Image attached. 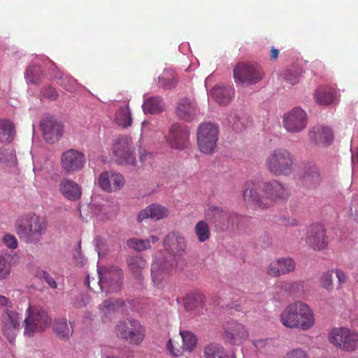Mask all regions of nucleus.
Here are the masks:
<instances>
[{"instance_id": "f257e3e1", "label": "nucleus", "mask_w": 358, "mask_h": 358, "mask_svg": "<svg viewBox=\"0 0 358 358\" xmlns=\"http://www.w3.org/2000/svg\"><path fill=\"white\" fill-rule=\"evenodd\" d=\"M280 322L288 329L308 331L315 324V317L310 306L301 301L288 304L280 315Z\"/></svg>"}, {"instance_id": "f03ea898", "label": "nucleus", "mask_w": 358, "mask_h": 358, "mask_svg": "<svg viewBox=\"0 0 358 358\" xmlns=\"http://www.w3.org/2000/svg\"><path fill=\"white\" fill-rule=\"evenodd\" d=\"M48 222L35 213L23 216L17 223V232L28 242H38L46 233Z\"/></svg>"}, {"instance_id": "7ed1b4c3", "label": "nucleus", "mask_w": 358, "mask_h": 358, "mask_svg": "<svg viewBox=\"0 0 358 358\" xmlns=\"http://www.w3.org/2000/svg\"><path fill=\"white\" fill-rule=\"evenodd\" d=\"M265 165L273 175L287 176L293 171L294 157L289 150L277 148L268 154Z\"/></svg>"}, {"instance_id": "20e7f679", "label": "nucleus", "mask_w": 358, "mask_h": 358, "mask_svg": "<svg viewBox=\"0 0 358 358\" xmlns=\"http://www.w3.org/2000/svg\"><path fill=\"white\" fill-rule=\"evenodd\" d=\"M51 322L52 318L43 308L29 306L24 320V335L32 337L36 333L44 331Z\"/></svg>"}, {"instance_id": "39448f33", "label": "nucleus", "mask_w": 358, "mask_h": 358, "mask_svg": "<svg viewBox=\"0 0 358 358\" xmlns=\"http://www.w3.org/2000/svg\"><path fill=\"white\" fill-rule=\"evenodd\" d=\"M22 317L15 310L5 309L0 316V331L2 336L13 344L22 329Z\"/></svg>"}, {"instance_id": "423d86ee", "label": "nucleus", "mask_w": 358, "mask_h": 358, "mask_svg": "<svg viewBox=\"0 0 358 358\" xmlns=\"http://www.w3.org/2000/svg\"><path fill=\"white\" fill-rule=\"evenodd\" d=\"M114 160L119 164L135 166V147L131 139L120 136L113 141L111 148Z\"/></svg>"}, {"instance_id": "0eeeda50", "label": "nucleus", "mask_w": 358, "mask_h": 358, "mask_svg": "<svg viewBox=\"0 0 358 358\" xmlns=\"http://www.w3.org/2000/svg\"><path fill=\"white\" fill-rule=\"evenodd\" d=\"M329 342L346 352L358 349V333L347 327H335L328 335Z\"/></svg>"}, {"instance_id": "6e6552de", "label": "nucleus", "mask_w": 358, "mask_h": 358, "mask_svg": "<svg viewBox=\"0 0 358 358\" xmlns=\"http://www.w3.org/2000/svg\"><path fill=\"white\" fill-rule=\"evenodd\" d=\"M116 336L130 344L139 345L145 337L144 329L136 320H127L119 322L115 328Z\"/></svg>"}, {"instance_id": "1a4fd4ad", "label": "nucleus", "mask_w": 358, "mask_h": 358, "mask_svg": "<svg viewBox=\"0 0 358 358\" xmlns=\"http://www.w3.org/2000/svg\"><path fill=\"white\" fill-rule=\"evenodd\" d=\"M219 129L214 124L205 122L199 125L196 134L199 150L206 155L213 153L217 146Z\"/></svg>"}, {"instance_id": "9d476101", "label": "nucleus", "mask_w": 358, "mask_h": 358, "mask_svg": "<svg viewBox=\"0 0 358 358\" xmlns=\"http://www.w3.org/2000/svg\"><path fill=\"white\" fill-rule=\"evenodd\" d=\"M99 285L102 292L113 293L119 291L122 286V271L117 267H104L97 269Z\"/></svg>"}, {"instance_id": "9b49d317", "label": "nucleus", "mask_w": 358, "mask_h": 358, "mask_svg": "<svg viewBox=\"0 0 358 358\" xmlns=\"http://www.w3.org/2000/svg\"><path fill=\"white\" fill-rule=\"evenodd\" d=\"M206 217L214 225L218 231H226L230 229L231 220L240 219L237 213L229 212L220 206L214 205L209 206L205 213Z\"/></svg>"}, {"instance_id": "f8f14e48", "label": "nucleus", "mask_w": 358, "mask_h": 358, "mask_svg": "<svg viewBox=\"0 0 358 358\" xmlns=\"http://www.w3.org/2000/svg\"><path fill=\"white\" fill-rule=\"evenodd\" d=\"M189 136L190 129L187 126L174 123L170 127L166 140L172 149L182 150L190 144Z\"/></svg>"}, {"instance_id": "ddd939ff", "label": "nucleus", "mask_w": 358, "mask_h": 358, "mask_svg": "<svg viewBox=\"0 0 358 358\" xmlns=\"http://www.w3.org/2000/svg\"><path fill=\"white\" fill-rule=\"evenodd\" d=\"M262 191L264 194L266 207L278 201H285L290 196L289 188L276 180L264 182Z\"/></svg>"}, {"instance_id": "4468645a", "label": "nucleus", "mask_w": 358, "mask_h": 358, "mask_svg": "<svg viewBox=\"0 0 358 358\" xmlns=\"http://www.w3.org/2000/svg\"><path fill=\"white\" fill-rule=\"evenodd\" d=\"M164 250L174 258L183 256L187 249V241L183 234L178 231L169 232L163 239Z\"/></svg>"}, {"instance_id": "2eb2a0df", "label": "nucleus", "mask_w": 358, "mask_h": 358, "mask_svg": "<svg viewBox=\"0 0 358 358\" xmlns=\"http://www.w3.org/2000/svg\"><path fill=\"white\" fill-rule=\"evenodd\" d=\"M282 125L285 130L289 133H299L302 131L307 125V114L304 110L295 107L284 114Z\"/></svg>"}, {"instance_id": "dca6fc26", "label": "nucleus", "mask_w": 358, "mask_h": 358, "mask_svg": "<svg viewBox=\"0 0 358 358\" xmlns=\"http://www.w3.org/2000/svg\"><path fill=\"white\" fill-rule=\"evenodd\" d=\"M264 76L262 69L257 65L238 64L234 70V78L236 83L255 84Z\"/></svg>"}, {"instance_id": "f3484780", "label": "nucleus", "mask_w": 358, "mask_h": 358, "mask_svg": "<svg viewBox=\"0 0 358 358\" xmlns=\"http://www.w3.org/2000/svg\"><path fill=\"white\" fill-rule=\"evenodd\" d=\"M222 336L231 345H239L248 339L249 334L245 327L236 320H227L222 324Z\"/></svg>"}, {"instance_id": "a211bd4d", "label": "nucleus", "mask_w": 358, "mask_h": 358, "mask_svg": "<svg viewBox=\"0 0 358 358\" xmlns=\"http://www.w3.org/2000/svg\"><path fill=\"white\" fill-rule=\"evenodd\" d=\"M263 184L256 181H248L243 187V200L245 203L255 204L262 208H266L264 194L262 191Z\"/></svg>"}, {"instance_id": "6ab92c4d", "label": "nucleus", "mask_w": 358, "mask_h": 358, "mask_svg": "<svg viewBox=\"0 0 358 358\" xmlns=\"http://www.w3.org/2000/svg\"><path fill=\"white\" fill-rule=\"evenodd\" d=\"M175 266V261L169 262L164 259L155 257L151 266V277L154 285L162 288L164 280Z\"/></svg>"}, {"instance_id": "aec40b11", "label": "nucleus", "mask_w": 358, "mask_h": 358, "mask_svg": "<svg viewBox=\"0 0 358 358\" xmlns=\"http://www.w3.org/2000/svg\"><path fill=\"white\" fill-rule=\"evenodd\" d=\"M85 157L77 150L69 149L64 152L61 157V165L68 173H75L80 171L85 166Z\"/></svg>"}, {"instance_id": "412c9836", "label": "nucleus", "mask_w": 358, "mask_h": 358, "mask_svg": "<svg viewBox=\"0 0 358 358\" xmlns=\"http://www.w3.org/2000/svg\"><path fill=\"white\" fill-rule=\"evenodd\" d=\"M306 243L314 250H324L327 245V238L324 226L321 224H313L307 230Z\"/></svg>"}, {"instance_id": "4be33fe9", "label": "nucleus", "mask_w": 358, "mask_h": 358, "mask_svg": "<svg viewBox=\"0 0 358 358\" xmlns=\"http://www.w3.org/2000/svg\"><path fill=\"white\" fill-rule=\"evenodd\" d=\"M44 139L52 143L59 139L63 133V126L53 117H45L41 123Z\"/></svg>"}, {"instance_id": "5701e85b", "label": "nucleus", "mask_w": 358, "mask_h": 358, "mask_svg": "<svg viewBox=\"0 0 358 358\" xmlns=\"http://www.w3.org/2000/svg\"><path fill=\"white\" fill-rule=\"evenodd\" d=\"M308 136L311 143L322 147L331 145L334 141L331 129L322 124L313 127L309 131Z\"/></svg>"}, {"instance_id": "b1692460", "label": "nucleus", "mask_w": 358, "mask_h": 358, "mask_svg": "<svg viewBox=\"0 0 358 358\" xmlns=\"http://www.w3.org/2000/svg\"><path fill=\"white\" fill-rule=\"evenodd\" d=\"M169 215L170 210L167 206L154 203L141 210L138 214L137 220L140 222L148 218L152 221H159L169 217Z\"/></svg>"}, {"instance_id": "393cba45", "label": "nucleus", "mask_w": 358, "mask_h": 358, "mask_svg": "<svg viewBox=\"0 0 358 358\" xmlns=\"http://www.w3.org/2000/svg\"><path fill=\"white\" fill-rule=\"evenodd\" d=\"M100 187L105 191L113 192L121 189L124 185L123 176L115 172H103L99 178Z\"/></svg>"}, {"instance_id": "a878e982", "label": "nucleus", "mask_w": 358, "mask_h": 358, "mask_svg": "<svg viewBox=\"0 0 358 358\" xmlns=\"http://www.w3.org/2000/svg\"><path fill=\"white\" fill-rule=\"evenodd\" d=\"M300 177L302 184L310 189L317 187L322 181L320 169L315 164L311 163L303 167Z\"/></svg>"}, {"instance_id": "bb28decb", "label": "nucleus", "mask_w": 358, "mask_h": 358, "mask_svg": "<svg viewBox=\"0 0 358 358\" xmlns=\"http://www.w3.org/2000/svg\"><path fill=\"white\" fill-rule=\"evenodd\" d=\"M176 113L180 119L192 121L197 113L196 106L191 99L182 98L178 103Z\"/></svg>"}, {"instance_id": "cd10ccee", "label": "nucleus", "mask_w": 358, "mask_h": 358, "mask_svg": "<svg viewBox=\"0 0 358 358\" xmlns=\"http://www.w3.org/2000/svg\"><path fill=\"white\" fill-rule=\"evenodd\" d=\"M59 192L69 201L78 200L82 194L81 188L74 181L69 179H63L59 185Z\"/></svg>"}, {"instance_id": "c85d7f7f", "label": "nucleus", "mask_w": 358, "mask_h": 358, "mask_svg": "<svg viewBox=\"0 0 358 358\" xmlns=\"http://www.w3.org/2000/svg\"><path fill=\"white\" fill-rule=\"evenodd\" d=\"M203 299L201 294L193 293L188 294L184 299L185 310L192 315H199L203 313Z\"/></svg>"}, {"instance_id": "c756f323", "label": "nucleus", "mask_w": 358, "mask_h": 358, "mask_svg": "<svg viewBox=\"0 0 358 358\" xmlns=\"http://www.w3.org/2000/svg\"><path fill=\"white\" fill-rule=\"evenodd\" d=\"M234 95V90L231 86L217 85L210 91V96L220 105H227Z\"/></svg>"}, {"instance_id": "7c9ffc66", "label": "nucleus", "mask_w": 358, "mask_h": 358, "mask_svg": "<svg viewBox=\"0 0 358 358\" xmlns=\"http://www.w3.org/2000/svg\"><path fill=\"white\" fill-rule=\"evenodd\" d=\"M127 265L134 278L141 282L143 278V271L146 266L145 260L138 255L130 257L127 259Z\"/></svg>"}, {"instance_id": "2f4dec72", "label": "nucleus", "mask_w": 358, "mask_h": 358, "mask_svg": "<svg viewBox=\"0 0 358 358\" xmlns=\"http://www.w3.org/2000/svg\"><path fill=\"white\" fill-rule=\"evenodd\" d=\"M53 331L56 336L62 340L69 339L73 334V327L66 318L55 319L53 322Z\"/></svg>"}, {"instance_id": "473e14b6", "label": "nucleus", "mask_w": 358, "mask_h": 358, "mask_svg": "<svg viewBox=\"0 0 358 358\" xmlns=\"http://www.w3.org/2000/svg\"><path fill=\"white\" fill-rule=\"evenodd\" d=\"M335 98V90L327 86H320L314 93V99L320 105H329Z\"/></svg>"}, {"instance_id": "72a5a7b5", "label": "nucleus", "mask_w": 358, "mask_h": 358, "mask_svg": "<svg viewBox=\"0 0 358 358\" xmlns=\"http://www.w3.org/2000/svg\"><path fill=\"white\" fill-rule=\"evenodd\" d=\"M145 113L157 114L165 109V104L159 96H152L144 100L142 106Z\"/></svg>"}, {"instance_id": "f704fd0d", "label": "nucleus", "mask_w": 358, "mask_h": 358, "mask_svg": "<svg viewBox=\"0 0 358 358\" xmlns=\"http://www.w3.org/2000/svg\"><path fill=\"white\" fill-rule=\"evenodd\" d=\"M280 288L289 294L302 298L305 296V282L303 281L288 282L280 283Z\"/></svg>"}, {"instance_id": "c9c22d12", "label": "nucleus", "mask_w": 358, "mask_h": 358, "mask_svg": "<svg viewBox=\"0 0 358 358\" xmlns=\"http://www.w3.org/2000/svg\"><path fill=\"white\" fill-rule=\"evenodd\" d=\"M115 121L119 126L122 127H127L131 125L132 118L127 106L119 108L115 113Z\"/></svg>"}, {"instance_id": "e433bc0d", "label": "nucleus", "mask_w": 358, "mask_h": 358, "mask_svg": "<svg viewBox=\"0 0 358 358\" xmlns=\"http://www.w3.org/2000/svg\"><path fill=\"white\" fill-rule=\"evenodd\" d=\"M14 132V126L12 122L3 119L0 120V142L11 141Z\"/></svg>"}, {"instance_id": "4c0bfd02", "label": "nucleus", "mask_w": 358, "mask_h": 358, "mask_svg": "<svg viewBox=\"0 0 358 358\" xmlns=\"http://www.w3.org/2000/svg\"><path fill=\"white\" fill-rule=\"evenodd\" d=\"M194 234L200 243H204L210 238V229L205 220H199L194 226Z\"/></svg>"}, {"instance_id": "58836bf2", "label": "nucleus", "mask_w": 358, "mask_h": 358, "mask_svg": "<svg viewBox=\"0 0 358 358\" xmlns=\"http://www.w3.org/2000/svg\"><path fill=\"white\" fill-rule=\"evenodd\" d=\"M123 305L124 302L122 301L116 299H108L104 300L102 303L99 305V308L102 314L107 315L115 312Z\"/></svg>"}, {"instance_id": "ea45409f", "label": "nucleus", "mask_w": 358, "mask_h": 358, "mask_svg": "<svg viewBox=\"0 0 358 358\" xmlns=\"http://www.w3.org/2000/svg\"><path fill=\"white\" fill-rule=\"evenodd\" d=\"M180 335L182 339L183 349L189 352L192 351L197 343L196 336L189 331H180Z\"/></svg>"}, {"instance_id": "a19ab883", "label": "nucleus", "mask_w": 358, "mask_h": 358, "mask_svg": "<svg viewBox=\"0 0 358 358\" xmlns=\"http://www.w3.org/2000/svg\"><path fill=\"white\" fill-rule=\"evenodd\" d=\"M177 82L173 72L171 70H165L161 76L159 77V85L164 89L175 87Z\"/></svg>"}, {"instance_id": "79ce46f5", "label": "nucleus", "mask_w": 358, "mask_h": 358, "mask_svg": "<svg viewBox=\"0 0 358 358\" xmlns=\"http://www.w3.org/2000/svg\"><path fill=\"white\" fill-rule=\"evenodd\" d=\"M279 263V270L280 275L288 274L294 271L296 264L294 261L289 257H282L277 259Z\"/></svg>"}, {"instance_id": "37998d69", "label": "nucleus", "mask_w": 358, "mask_h": 358, "mask_svg": "<svg viewBox=\"0 0 358 358\" xmlns=\"http://www.w3.org/2000/svg\"><path fill=\"white\" fill-rule=\"evenodd\" d=\"M127 245L136 251L141 252L150 248V240L131 238L127 241Z\"/></svg>"}, {"instance_id": "c03bdc74", "label": "nucleus", "mask_w": 358, "mask_h": 358, "mask_svg": "<svg viewBox=\"0 0 358 358\" xmlns=\"http://www.w3.org/2000/svg\"><path fill=\"white\" fill-rule=\"evenodd\" d=\"M0 161L8 166L15 165L17 159L15 151L11 148L0 150Z\"/></svg>"}, {"instance_id": "a18cd8bd", "label": "nucleus", "mask_w": 358, "mask_h": 358, "mask_svg": "<svg viewBox=\"0 0 358 358\" xmlns=\"http://www.w3.org/2000/svg\"><path fill=\"white\" fill-rule=\"evenodd\" d=\"M334 270L324 272L320 277V282L322 287L331 292L334 289Z\"/></svg>"}, {"instance_id": "49530a36", "label": "nucleus", "mask_w": 358, "mask_h": 358, "mask_svg": "<svg viewBox=\"0 0 358 358\" xmlns=\"http://www.w3.org/2000/svg\"><path fill=\"white\" fill-rule=\"evenodd\" d=\"M11 273V264L8 258L0 255V282L8 279Z\"/></svg>"}, {"instance_id": "de8ad7c7", "label": "nucleus", "mask_w": 358, "mask_h": 358, "mask_svg": "<svg viewBox=\"0 0 358 358\" xmlns=\"http://www.w3.org/2000/svg\"><path fill=\"white\" fill-rule=\"evenodd\" d=\"M222 346L217 343H210L203 350L205 358H218Z\"/></svg>"}, {"instance_id": "09e8293b", "label": "nucleus", "mask_w": 358, "mask_h": 358, "mask_svg": "<svg viewBox=\"0 0 358 358\" xmlns=\"http://www.w3.org/2000/svg\"><path fill=\"white\" fill-rule=\"evenodd\" d=\"M40 67L38 66H30L27 70L26 79L27 83L38 84L40 80Z\"/></svg>"}, {"instance_id": "8fccbe9b", "label": "nucleus", "mask_w": 358, "mask_h": 358, "mask_svg": "<svg viewBox=\"0 0 358 358\" xmlns=\"http://www.w3.org/2000/svg\"><path fill=\"white\" fill-rule=\"evenodd\" d=\"M62 85L69 92H73L77 89L78 83L76 80L70 76H65L62 77Z\"/></svg>"}, {"instance_id": "3c124183", "label": "nucleus", "mask_w": 358, "mask_h": 358, "mask_svg": "<svg viewBox=\"0 0 358 358\" xmlns=\"http://www.w3.org/2000/svg\"><path fill=\"white\" fill-rule=\"evenodd\" d=\"M266 273L272 277H278L280 275L279 263L277 262V259L269 263L266 268Z\"/></svg>"}, {"instance_id": "603ef678", "label": "nucleus", "mask_w": 358, "mask_h": 358, "mask_svg": "<svg viewBox=\"0 0 358 358\" xmlns=\"http://www.w3.org/2000/svg\"><path fill=\"white\" fill-rule=\"evenodd\" d=\"M349 213L352 218L358 222V194L352 198Z\"/></svg>"}, {"instance_id": "864d4df0", "label": "nucleus", "mask_w": 358, "mask_h": 358, "mask_svg": "<svg viewBox=\"0 0 358 358\" xmlns=\"http://www.w3.org/2000/svg\"><path fill=\"white\" fill-rule=\"evenodd\" d=\"M282 76L285 81L292 85L297 83L299 80V75L290 70L285 71Z\"/></svg>"}, {"instance_id": "5fc2aeb1", "label": "nucleus", "mask_w": 358, "mask_h": 358, "mask_svg": "<svg viewBox=\"0 0 358 358\" xmlns=\"http://www.w3.org/2000/svg\"><path fill=\"white\" fill-rule=\"evenodd\" d=\"M338 280L337 289H341L348 281V275L345 272L341 269H336L334 271Z\"/></svg>"}, {"instance_id": "6e6d98bb", "label": "nucleus", "mask_w": 358, "mask_h": 358, "mask_svg": "<svg viewBox=\"0 0 358 358\" xmlns=\"http://www.w3.org/2000/svg\"><path fill=\"white\" fill-rule=\"evenodd\" d=\"M2 241L4 245L10 249H15L17 247V238L13 235L6 234Z\"/></svg>"}, {"instance_id": "4d7b16f0", "label": "nucleus", "mask_w": 358, "mask_h": 358, "mask_svg": "<svg viewBox=\"0 0 358 358\" xmlns=\"http://www.w3.org/2000/svg\"><path fill=\"white\" fill-rule=\"evenodd\" d=\"M285 358H308V357L303 350L296 348L289 352Z\"/></svg>"}, {"instance_id": "13d9d810", "label": "nucleus", "mask_w": 358, "mask_h": 358, "mask_svg": "<svg viewBox=\"0 0 358 358\" xmlns=\"http://www.w3.org/2000/svg\"><path fill=\"white\" fill-rule=\"evenodd\" d=\"M41 277L49 285L52 289H56L57 284L53 278L46 271H42Z\"/></svg>"}, {"instance_id": "bf43d9fd", "label": "nucleus", "mask_w": 358, "mask_h": 358, "mask_svg": "<svg viewBox=\"0 0 358 358\" xmlns=\"http://www.w3.org/2000/svg\"><path fill=\"white\" fill-rule=\"evenodd\" d=\"M87 299L85 294H79L73 301V306L76 308H82L87 304Z\"/></svg>"}, {"instance_id": "052dcab7", "label": "nucleus", "mask_w": 358, "mask_h": 358, "mask_svg": "<svg viewBox=\"0 0 358 358\" xmlns=\"http://www.w3.org/2000/svg\"><path fill=\"white\" fill-rule=\"evenodd\" d=\"M166 348L170 354L173 356L178 357L181 354L180 350L173 346L171 339H169V341L167 342Z\"/></svg>"}, {"instance_id": "680f3d73", "label": "nucleus", "mask_w": 358, "mask_h": 358, "mask_svg": "<svg viewBox=\"0 0 358 358\" xmlns=\"http://www.w3.org/2000/svg\"><path fill=\"white\" fill-rule=\"evenodd\" d=\"M253 345L259 350L264 349L268 345V339L260 338L252 341Z\"/></svg>"}, {"instance_id": "e2e57ef3", "label": "nucleus", "mask_w": 358, "mask_h": 358, "mask_svg": "<svg viewBox=\"0 0 358 358\" xmlns=\"http://www.w3.org/2000/svg\"><path fill=\"white\" fill-rule=\"evenodd\" d=\"M155 127H156L155 122L154 123H152V122H150L148 120H144L142 122V130L145 132L147 131H149V130L154 129L155 128Z\"/></svg>"}, {"instance_id": "0e129e2a", "label": "nucleus", "mask_w": 358, "mask_h": 358, "mask_svg": "<svg viewBox=\"0 0 358 358\" xmlns=\"http://www.w3.org/2000/svg\"><path fill=\"white\" fill-rule=\"evenodd\" d=\"M237 216L240 217V219L238 220H234V224H233V220L231 219V224H230V229H238L241 227V224L244 221V217L242 216V215H240L238 214H237Z\"/></svg>"}, {"instance_id": "69168bd1", "label": "nucleus", "mask_w": 358, "mask_h": 358, "mask_svg": "<svg viewBox=\"0 0 358 358\" xmlns=\"http://www.w3.org/2000/svg\"><path fill=\"white\" fill-rule=\"evenodd\" d=\"M218 358H235V355L234 352H227L224 350L223 347L221 349V353L220 355V357Z\"/></svg>"}, {"instance_id": "338daca9", "label": "nucleus", "mask_w": 358, "mask_h": 358, "mask_svg": "<svg viewBox=\"0 0 358 358\" xmlns=\"http://www.w3.org/2000/svg\"><path fill=\"white\" fill-rule=\"evenodd\" d=\"M45 96L48 98V99H50L52 100H54L55 99L58 94H57V91L53 89V88H49L48 90H47V92L45 94Z\"/></svg>"}, {"instance_id": "774afa93", "label": "nucleus", "mask_w": 358, "mask_h": 358, "mask_svg": "<svg viewBox=\"0 0 358 358\" xmlns=\"http://www.w3.org/2000/svg\"><path fill=\"white\" fill-rule=\"evenodd\" d=\"M10 301L8 298L4 296L0 295V306H8Z\"/></svg>"}]
</instances>
